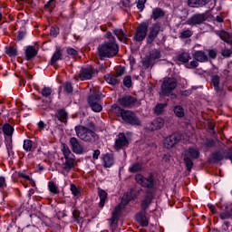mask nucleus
Here are the masks:
<instances>
[{"instance_id": "obj_52", "label": "nucleus", "mask_w": 232, "mask_h": 232, "mask_svg": "<svg viewBox=\"0 0 232 232\" xmlns=\"http://www.w3.org/2000/svg\"><path fill=\"white\" fill-rule=\"evenodd\" d=\"M223 159H224V157L219 152L215 153L213 155V160H215V162L221 161Z\"/></svg>"}, {"instance_id": "obj_50", "label": "nucleus", "mask_w": 232, "mask_h": 232, "mask_svg": "<svg viewBox=\"0 0 232 232\" xmlns=\"http://www.w3.org/2000/svg\"><path fill=\"white\" fill-rule=\"evenodd\" d=\"M60 31L58 27H52L51 28V36L52 37H57L59 34Z\"/></svg>"}, {"instance_id": "obj_44", "label": "nucleus", "mask_w": 232, "mask_h": 232, "mask_svg": "<svg viewBox=\"0 0 232 232\" xmlns=\"http://www.w3.org/2000/svg\"><path fill=\"white\" fill-rule=\"evenodd\" d=\"M132 84L131 77L126 76L125 79H123V85H125L128 88H130Z\"/></svg>"}, {"instance_id": "obj_8", "label": "nucleus", "mask_w": 232, "mask_h": 232, "mask_svg": "<svg viewBox=\"0 0 232 232\" xmlns=\"http://www.w3.org/2000/svg\"><path fill=\"white\" fill-rule=\"evenodd\" d=\"M148 28V23H141L137 29L136 34H134V40H136L137 42L143 41L147 36Z\"/></svg>"}, {"instance_id": "obj_18", "label": "nucleus", "mask_w": 232, "mask_h": 232, "mask_svg": "<svg viewBox=\"0 0 232 232\" xmlns=\"http://www.w3.org/2000/svg\"><path fill=\"white\" fill-rule=\"evenodd\" d=\"M128 146V140L124 133H120L118 140L115 141V149L117 150L122 149L123 147Z\"/></svg>"}, {"instance_id": "obj_40", "label": "nucleus", "mask_w": 232, "mask_h": 232, "mask_svg": "<svg viewBox=\"0 0 232 232\" xmlns=\"http://www.w3.org/2000/svg\"><path fill=\"white\" fill-rule=\"evenodd\" d=\"M164 104H158L154 107L153 111L156 115H160L164 111Z\"/></svg>"}, {"instance_id": "obj_14", "label": "nucleus", "mask_w": 232, "mask_h": 232, "mask_svg": "<svg viewBox=\"0 0 232 232\" xmlns=\"http://www.w3.org/2000/svg\"><path fill=\"white\" fill-rule=\"evenodd\" d=\"M14 129L11 127L9 124H5L3 127V131L5 135H7V138H5V146H7V149H11V135L14 133Z\"/></svg>"}, {"instance_id": "obj_27", "label": "nucleus", "mask_w": 232, "mask_h": 232, "mask_svg": "<svg viewBox=\"0 0 232 232\" xmlns=\"http://www.w3.org/2000/svg\"><path fill=\"white\" fill-rule=\"evenodd\" d=\"M212 84L216 90V92H219L222 90V86L220 84V78L218 75H213L211 78Z\"/></svg>"}, {"instance_id": "obj_7", "label": "nucleus", "mask_w": 232, "mask_h": 232, "mask_svg": "<svg viewBox=\"0 0 232 232\" xmlns=\"http://www.w3.org/2000/svg\"><path fill=\"white\" fill-rule=\"evenodd\" d=\"M100 101L101 95L93 94L89 96L88 102L94 112H101L102 111V105L100 103Z\"/></svg>"}, {"instance_id": "obj_5", "label": "nucleus", "mask_w": 232, "mask_h": 232, "mask_svg": "<svg viewBox=\"0 0 232 232\" xmlns=\"http://www.w3.org/2000/svg\"><path fill=\"white\" fill-rule=\"evenodd\" d=\"M116 110L120 111V115L123 121L132 126H140V121L134 112L131 111H123L121 108H117Z\"/></svg>"}, {"instance_id": "obj_38", "label": "nucleus", "mask_w": 232, "mask_h": 232, "mask_svg": "<svg viewBox=\"0 0 232 232\" xmlns=\"http://www.w3.org/2000/svg\"><path fill=\"white\" fill-rule=\"evenodd\" d=\"M62 59V53L61 51L57 50L54 52L53 58H52V64H53L54 63H56L57 61Z\"/></svg>"}, {"instance_id": "obj_51", "label": "nucleus", "mask_w": 232, "mask_h": 232, "mask_svg": "<svg viewBox=\"0 0 232 232\" xmlns=\"http://www.w3.org/2000/svg\"><path fill=\"white\" fill-rule=\"evenodd\" d=\"M16 53H17V51L16 49H14V47H10L8 50H7V54L11 57H14V56H16Z\"/></svg>"}, {"instance_id": "obj_21", "label": "nucleus", "mask_w": 232, "mask_h": 232, "mask_svg": "<svg viewBox=\"0 0 232 232\" xmlns=\"http://www.w3.org/2000/svg\"><path fill=\"white\" fill-rule=\"evenodd\" d=\"M98 195H99V198H100L99 207L103 208L104 205H105V202L107 200V192L102 188H99L98 189Z\"/></svg>"}, {"instance_id": "obj_59", "label": "nucleus", "mask_w": 232, "mask_h": 232, "mask_svg": "<svg viewBox=\"0 0 232 232\" xmlns=\"http://www.w3.org/2000/svg\"><path fill=\"white\" fill-rule=\"evenodd\" d=\"M208 57H210V58L217 57V52L213 51V50L208 51Z\"/></svg>"}, {"instance_id": "obj_24", "label": "nucleus", "mask_w": 232, "mask_h": 232, "mask_svg": "<svg viewBox=\"0 0 232 232\" xmlns=\"http://www.w3.org/2000/svg\"><path fill=\"white\" fill-rule=\"evenodd\" d=\"M206 5V0H188V5L191 8L202 7Z\"/></svg>"}, {"instance_id": "obj_4", "label": "nucleus", "mask_w": 232, "mask_h": 232, "mask_svg": "<svg viewBox=\"0 0 232 232\" xmlns=\"http://www.w3.org/2000/svg\"><path fill=\"white\" fill-rule=\"evenodd\" d=\"M199 157V151L197 149H187L183 152V160L186 165V168L188 171L191 170L193 166V160Z\"/></svg>"}, {"instance_id": "obj_61", "label": "nucleus", "mask_w": 232, "mask_h": 232, "mask_svg": "<svg viewBox=\"0 0 232 232\" xmlns=\"http://www.w3.org/2000/svg\"><path fill=\"white\" fill-rule=\"evenodd\" d=\"M170 160V155L169 154H165L163 156V161L164 162H169Z\"/></svg>"}, {"instance_id": "obj_64", "label": "nucleus", "mask_w": 232, "mask_h": 232, "mask_svg": "<svg viewBox=\"0 0 232 232\" xmlns=\"http://www.w3.org/2000/svg\"><path fill=\"white\" fill-rule=\"evenodd\" d=\"M53 3V0L49 1L47 5H45V7H52Z\"/></svg>"}, {"instance_id": "obj_36", "label": "nucleus", "mask_w": 232, "mask_h": 232, "mask_svg": "<svg viewBox=\"0 0 232 232\" xmlns=\"http://www.w3.org/2000/svg\"><path fill=\"white\" fill-rule=\"evenodd\" d=\"M48 189L53 195H57L59 193L57 186H55L53 181L48 183Z\"/></svg>"}, {"instance_id": "obj_39", "label": "nucleus", "mask_w": 232, "mask_h": 232, "mask_svg": "<svg viewBox=\"0 0 232 232\" xmlns=\"http://www.w3.org/2000/svg\"><path fill=\"white\" fill-rule=\"evenodd\" d=\"M178 59L181 62V63H188L190 59L189 53H181Z\"/></svg>"}, {"instance_id": "obj_62", "label": "nucleus", "mask_w": 232, "mask_h": 232, "mask_svg": "<svg viewBox=\"0 0 232 232\" xmlns=\"http://www.w3.org/2000/svg\"><path fill=\"white\" fill-rule=\"evenodd\" d=\"M190 66L192 68L198 67V62L197 60L191 61Z\"/></svg>"}, {"instance_id": "obj_26", "label": "nucleus", "mask_w": 232, "mask_h": 232, "mask_svg": "<svg viewBox=\"0 0 232 232\" xmlns=\"http://www.w3.org/2000/svg\"><path fill=\"white\" fill-rule=\"evenodd\" d=\"M62 151L65 160H73V154L68 145L63 144Z\"/></svg>"}, {"instance_id": "obj_12", "label": "nucleus", "mask_w": 232, "mask_h": 232, "mask_svg": "<svg viewBox=\"0 0 232 232\" xmlns=\"http://www.w3.org/2000/svg\"><path fill=\"white\" fill-rule=\"evenodd\" d=\"M136 181H137L138 184H140V185H141L142 187H145V188L153 187V178L152 177L144 178L142 175L137 174L136 175Z\"/></svg>"}, {"instance_id": "obj_42", "label": "nucleus", "mask_w": 232, "mask_h": 232, "mask_svg": "<svg viewBox=\"0 0 232 232\" xmlns=\"http://www.w3.org/2000/svg\"><path fill=\"white\" fill-rule=\"evenodd\" d=\"M32 140H24V150L26 151H31L32 150Z\"/></svg>"}, {"instance_id": "obj_22", "label": "nucleus", "mask_w": 232, "mask_h": 232, "mask_svg": "<svg viewBox=\"0 0 232 232\" xmlns=\"http://www.w3.org/2000/svg\"><path fill=\"white\" fill-rule=\"evenodd\" d=\"M153 198H154L153 194L151 192H149L147 197L142 200V203H141L142 210L145 211L149 208Z\"/></svg>"}, {"instance_id": "obj_19", "label": "nucleus", "mask_w": 232, "mask_h": 232, "mask_svg": "<svg viewBox=\"0 0 232 232\" xmlns=\"http://www.w3.org/2000/svg\"><path fill=\"white\" fill-rule=\"evenodd\" d=\"M73 164H74L73 159L65 160V162L63 165V174H68L71 171V169H72Z\"/></svg>"}, {"instance_id": "obj_11", "label": "nucleus", "mask_w": 232, "mask_h": 232, "mask_svg": "<svg viewBox=\"0 0 232 232\" xmlns=\"http://www.w3.org/2000/svg\"><path fill=\"white\" fill-rule=\"evenodd\" d=\"M98 71L93 70L92 68H84L80 71L79 78L82 81L91 80L94 74H96Z\"/></svg>"}, {"instance_id": "obj_53", "label": "nucleus", "mask_w": 232, "mask_h": 232, "mask_svg": "<svg viewBox=\"0 0 232 232\" xmlns=\"http://www.w3.org/2000/svg\"><path fill=\"white\" fill-rule=\"evenodd\" d=\"M6 188L5 178L0 177V190H4Z\"/></svg>"}, {"instance_id": "obj_60", "label": "nucleus", "mask_w": 232, "mask_h": 232, "mask_svg": "<svg viewBox=\"0 0 232 232\" xmlns=\"http://www.w3.org/2000/svg\"><path fill=\"white\" fill-rule=\"evenodd\" d=\"M100 155H101V150H95L94 152H93V159L98 160Z\"/></svg>"}, {"instance_id": "obj_56", "label": "nucleus", "mask_w": 232, "mask_h": 232, "mask_svg": "<svg viewBox=\"0 0 232 232\" xmlns=\"http://www.w3.org/2000/svg\"><path fill=\"white\" fill-rule=\"evenodd\" d=\"M125 74V68L121 67L117 71V76L122 77Z\"/></svg>"}, {"instance_id": "obj_33", "label": "nucleus", "mask_w": 232, "mask_h": 232, "mask_svg": "<svg viewBox=\"0 0 232 232\" xmlns=\"http://www.w3.org/2000/svg\"><path fill=\"white\" fill-rule=\"evenodd\" d=\"M164 15H165V13L160 8H156L152 10L151 18H153L154 20L163 17Z\"/></svg>"}, {"instance_id": "obj_16", "label": "nucleus", "mask_w": 232, "mask_h": 232, "mask_svg": "<svg viewBox=\"0 0 232 232\" xmlns=\"http://www.w3.org/2000/svg\"><path fill=\"white\" fill-rule=\"evenodd\" d=\"M165 125V121L161 118H156L152 121V122L150 124L149 130H160Z\"/></svg>"}, {"instance_id": "obj_43", "label": "nucleus", "mask_w": 232, "mask_h": 232, "mask_svg": "<svg viewBox=\"0 0 232 232\" xmlns=\"http://www.w3.org/2000/svg\"><path fill=\"white\" fill-rule=\"evenodd\" d=\"M70 191L72 193V195L79 196L81 194V190L75 187V185L71 184L70 186Z\"/></svg>"}, {"instance_id": "obj_6", "label": "nucleus", "mask_w": 232, "mask_h": 232, "mask_svg": "<svg viewBox=\"0 0 232 232\" xmlns=\"http://www.w3.org/2000/svg\"><path fill=\"white\" fill-rule=\"evenodd\" d=\"M177 87V80L174 78H166L161 85V93L163 95L169 94L172 90Z\"/></svg>"}, {"instance_id": "obj_30", "label": "nucleus", "mask_w": 232, "mask_h": 232, "mask_svg": "<svg viewBox=\"0 0 232 232\" xmlns=\"http://www.w3.org/2000/svg\"><path fill=\"white\" fill-rule=\"evenodd\" d=\"M232 218V214L230 213V208L228 206H226V208L223 212L219 213V218L222 220H227Z\"/></svg>"}, {"instance_id": "obj_48", "label": "nucleus", "mask_w": 232, "mask_h": 232, "mask_svg": "<svg viewBox=\"0 0 232 232\" xmlns=\"http://www.w3.org/2000/svg\"><path fill=\"white\" fill-rule=\"evenodd\" d=\"M63 89L67 93L72 92V86L71 82H65L63 85Z\"/></svg>"}, {"instance_id": "obj_63", "label": "nucleus", "mask_w": 232, "mask_h": 232, "mask_svg": "<svg viewBox=\"0 0 232 232\" xmlns=\"http://www.w3.org/2000/svg\"><path fill=\"white\" fill-rule=\"evenodd\" d=\"M37 126H38V128H40L41 130H43V129L44 128V122H43L42 121H38Z\"/></svg>"}, {"instance_id": "obj_1", "label": "nucleus", "mask_w": 232, "mask_h": 232, "mask_svg": "<svg viewBox=\"0 0 232 232\" xmlns=\"http://www.w3.org/2000/svg\"><path fill=\"white\" fill-rule=\"evenodd\" d=\"M106 37L109 41L101 44L98 48L99 56L103 57H114L118 53V45L115 44V39L112 37V34L108 32Z\"/></svg>"}, {"instance_id": "obj_32", "label": "nucleus", "mask_w": 232, "mask_h": 232, "mask_svg": "<svg viewBox=\"0 0 232 232\" xmlns=\"http://www.w3.org/2000/svg\"><path fill=\"white\" fill-rule=\"evenodd\" d=\"M36 54H37V51L32 46L26 48V51H25L26 60H31L33 57H35Z\"/></svg>"}, {"instance_id": "obj_29", "label": "nucleus", "mask_w": 232, "mask_h": 232, "mask_svg": "<svg viewBox=\"0 0 232 232\" xmlns=\"http://www.w3.org/2000/svg\"><path fill=\"white\" fill-rule=\"evenodd\" d=\"M114 34L118 37V39L121 42V43H126L128 38H127V34L124 33V31H122L121 29H117L114 31Z\"/></svg>"}, {"instance_id": "obj_10", "label": "nucleus", "mask_w": 232, "mask_h": 232, "mask_svg": "<svg viewBox=\"0 0 232 232\" xmlns=\"http://www.w3.org/2000/svg\"><path fill=\"white\" fill-rule=\"evenodd\" d=\"M70 148L72 150V152L76 155H82L84 151V149L79 140L72 137L69 140Z\"/></svg>"}, {"instance_id": "obj_17", "label": "nucleus", "mask_w": 232, "mask_h": 232, "mask_svg": "<svg viewBox=\"0 0 232 232\" xmlns=\"http://www.w3.org/2000/svg\"><path fill=\"white\" fill-rule=\"evenodd\" d=\"M160 57V53L159 51L157 50L150 51V55L147 57V60L144 61V65L150 66L151 64H153V62L156 59H159Z\"/></svg>"}, {"instance_id": "obj_35", "label": "nucleus", "mask_w": 232, "mask_h": 232, "mask_svg": "<svg viewBox=\"0 0 232 232\" xmlns=\"http://www.w3.org/2000/svg\"><path fill=\"white\" fill-rule=\"evenodd\" d=\"M141 169H142V165H140V163H134L130 167L129 171L130 173H136L140 171Z\"/></svg>"}, {"instance_id": "obj_34", "label": "nucleus", "mask_w": 232, "mask_h": 232, "mask_svg": "<svg viewBox=\"0 0 232 232\" xmlns=\"http://www.w3.org/2000/svg\"><path fill=\"white\" fill-rule=\"evenodd\" d=\"M105 81L110 84V85H116L118 82V78L116 76H112L111 74H106L105 75Z\"/></svg>"}, {"instance_id": "obj_9", "label": "nucleus", "mask_w": 232, "mask_h": 232, "mask_svg": "<svg viewBox=\"0 0 232 232\" xmlns=\"http://www.w3.org/2000/svg\"><path fill=\"white\" fill-rule=\"evenodd\" d=\"M179 140L180 137L178 133H172L171 135L163 140V146L166 149H171L175 147L176 144H178Z\"/></svg>"}, {"instance_id": "obj_47", "label": "nucleus", "mask_w": 232, "mask_h": 232, "mask_svg": "<svg viewBox=\"0 0 232 232\" xmlns=\"http://www.w3.org/2000/svg\"><path fill=\"white\" fill-rule=\"evenodd\" d=\"M147 0H139L137 4V8L140 9V12H142L145 8V4Z\"/></svg>"}, {"instance_id": "obj_54", "label": "nucleus", "mask_w": 232, "mask_h": 232, "mask_svg": "<svg viewBox=\"0 0 232 232\" xmlns=\"http://www.w3.org/2000/svg\"><path fill=\"white\" fill-rule=\"evenodd\" d=\"M67 53H68V55H71V56H73V57L77 56V51H75L72 48H68L67 49Z\"/></svg>"}, {"instance_id": "obj_15", "label": "nucleus", "mask_w": 232, "mask_h": 232, "mask_svg": "<svg viewBox=\"0 0 232 232\" xmlns=\"http://www.w3.org/2000/svg\"><path fill=\"white\" fill-rule=\"evenodd\" d=\"M137 100L130 95H127L125 97H122L119 100L120 105L123 107H130L134 106L136 103Z\"/></svg>"}, {"instance_id": "obj_41", "label": "nucleus", "mask_w": 232, "mask_h": 232, "mask_svg": "<svg viewBox=\"0 0 232 232\" xmlns=\"http://www.w3.org/2000/svg\"><path fill=\"white\" fill-rule=\"evenodd\" d=\"M174 113L176 116L181 118L184 116V111L183 108L181 106H176L174 108Z\"/></svg>"}, {"instance_id": "obj_46", "label": "nucleus", "mask_w": 232, "mask_h": 232, "mask_svg": "<svg viewBox=\"0 0 232 232\" xmlns=\"http://www.w3.org/2000/svg\"><path fill=\"white\" fill-rule=\"evenodd\" d=\"M51 94H52V90H51V88L45 87V88H44V89L42 90V95H43L44 97H49Z\"/></svg>"}, {"instance_id": "obj_45", "label": "nucleus", "mask_w": 232, "mask_h": 232, "mask_svg": "<svg viewBox=\"0 0 232 232\" xmlns=\"http://www.w3.org/2000/svg\"><path fill=\"white\" fill-rule=\"evenodd\" d=\"M192 36V32L189 30L182 31L180 34V37L182 39H186Z\"/></svg>"}, {"instance_id": "obj_25", "label": "nucleus", "mask_w": 232, "mask_h": 232, "mask_svg": "<svg viewBox=\"0 0 232 232\" xmlns=\"http://www.w3.org/2000/svg\"><path fill=\"white\" fill-rule=\"evenodd\" d=\"M160 30V27L158 24H152V26L150 27L149 38L150 40H153L159 34Z\"/></svg>"}, {"instance_id": "obj_37", "label": "nucleus", "mask_w": 232, "mask_h": 232, "mask_svg": "<svg viewBox=\"0 0 232 232\" xmlns=\"http://www.w3.org/2000/svg\"><path fill=\"white\" fill-rule=\"evenodd\" d=\"M67 117H68V114L66 113L65 111H58L57 118L59 121L65 122Z\"/></svg>"}, {"instance_id": "obj_23", "label": "nucleus", "mask_w": 232, "mask_h": 232, "mask_svg": "<svg viewBox=\"0 0 232 232\" xmlns=\"http://www.w3.org/2000/svg\"><path fill=\"white\" fill-rule=\"evenodd\" d=\"M136 220L139 224H140L142 227H147L149 224L148 218L145 216L144 212H140L137 214Z\"/></svg>"}, {"instance_id": "obj_31", "label": "nucleus", "mask_w": 232, "mask_h": 232, "mask_svg": "<svg viewBox=\"0 0 232 232\" xmlns=\"http://www.w3.org/2000/svg\"><path fill=\"white\" fill-rule=\"evenodd\" d=\"M219 37H221V39L227 44H232V35L229 33L222 31L219 34Z\"/></svg>"}, {"instance_id": "obj_28", "label": "nucleus", "mask_w": 232, "mask_h": 232, "mask_svg": "<svg viewBox=\"0 0 232 232\" xmlns=\"http://www.w3.org/2000/svg\"><path fill=\"white\" fill-rule=\"evenodd\" d=\"M194 58L198 61V62H201L204 63L206 61L208 60V57L202 52V51H197L194 54H193Z\"/></svg>"}, {"instance_id": "obj_55", "label": "nucleus", "mask_w": 232, "mask_h": 232, "mask_svg": "<svg viewBox=\"0 0 232 232\" xmlns=\"http://www.w3.org/2000/svg\"><path fill=\"white\" fill-rule=\"evenodd\" d=\"M207 207H208V208L209 209L210 212H212L213 214H217V208H215L214 205L208 204Z\"/></svg>"}, {"instance_id": "obj_57", "label": "nucleus", "mask_w": 232, "mask_h": 232, "mask_svg": "<svg viewBox=\"0 0 232 232\" xmlns=\"http://www.w3.org/2000/svg\"><path fill=\"white\" fill-rule=\"evenodd\" d=\"M222 54L224 57H230V55L232 54V51L228 50V49H225L222 52Z\"/></svg>"}, {"instance_id": "obj_58", "label": "nucleus", "mask_w": 232, "mask_h": 232, "mask_svg": "<svg viewBox=\"0 0 232 232\" xmlns=\"http://www.w3.org/2000/svg\"><path fill=\"white\" fill-rule=\"evenodd\" d=\"M205 145L208 147V148H211L214 146V140H207V141L205 142Z\"/></svg>"}, {"instance_id": "obj_49", "label": "nucleus", "mask_w": 232, "mask_h": 232, "mask_svg": "<svg viewBox=\"0 0 232 232\" xmlns=\"http://www.w3.org/2000/svg\"><path fill=\"white\" fill-rule=\"evenodd\" d=\"M19 176L26 180L30 181V184H32L33 186H35V181H34L29 176H27L24 173H20Z\"/></svg>"}, {"instance_id": "obj_13", "label": "nucleus", "mask_w": 232, "mask_h": 232, "mask_svg": "<svg viewBox=\"0 0 232 232\" xmlns=\"http://www.w3.org/2000/svg\"><path fill=\"white\" fill-rule=\"evenodd\" d=\"M206 19L207 17L205 14H194L190 19H188V24L191 26L198 25L203 24Z\"/></svg>"}, {"instance_id": "obj_20", "label": "nucleus", "mask_w": 232, "mask_h": 232, "mask_svg": "<svg viewBox=\"0 0 232 232\" xmlns=\"http://www.w3.org/2000/svg\"><path fill=\"white\" fill-rule=\"evenodd\" d=\"M102 160L106 168H111L114 164V156L111 153H108L103 157Z\"/></svg>"}, {"instance_id": "obj_3", "label": "nucleus", "mask_w": 232, "mask_h": 232, "mask_svg": "<svg viewBox=\"0 0 232 232\" xmlns=\"http://www.w3.org/2000/svg\"><path fill=\"white\" fill-rule=\"evenodd\" d=\"M75 131L77 137L85 142H92L96 140L95 132L90 129L84 128L83 126H76Z\"/></svg>"}, {"instance_id": "obj_2", "label": "nucleus", "mask_w": 232, "mask_h": 232, "mask_svg": "<svg viewBox=\"0 0 232 232\" xmlns=\"http://www.w3.org/2000/svg\"><path fill=\"white\" fill-rule=\"evenodd\" d=\"M137 197L136 195V190L135 189H130V192L127 194L123 195L121 198V204L117 206L111 213V225L115 224V222L118 220L119 215L121 214V210L123 208L129 204L130 201L134 199Z\"/></svg>"}]
</instances>
